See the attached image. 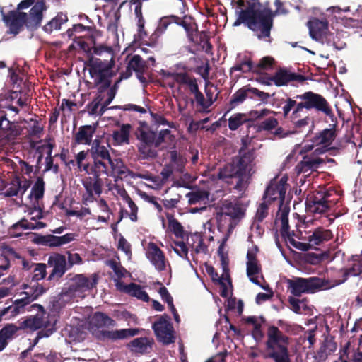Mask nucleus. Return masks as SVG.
<instances>
[{
	"label": "nucleus",
	"mask_w": 362,
	"mask_h": 362,
	"mask_svg": "<svg viewBox=\"0 0 362 362\" xmlns=\"http://www.w3.org/2000/svg\"><path fill=\"white\" fill-rule=\"evenodd\" d=\"M110 147L108 143L105 144L101 140L96 138L93 140L90 148L87 151H81L76 155L78 168L81 170V167L86 164L83 161L89 154L92 159V163H90V169H92L94 173L97 172L107 173V162L111 158L108 149Z\"/></svg>",
	"instance_id": "5"
},
{
	"label": "nucleus",
	"mask_w": 362,
	"mask_h": 362,
	"mask_svg": "<svg viewBox=\"0 0 362 362\" xmlns=\"http://www.w3.org/2000/svg\"><path fill=\"white\" fill-rule=\"evenodd\" d=\"M33 270L29 278L31 282H38L47 276L46 264L44 263L33 264Z\"/></svg>",
	"instance_id": "42"
},
{
	"label": "nucleus",
	"mask_w": 362,
	"mask_h": 362,
	"mask_svg": "<svg viewBox=\"0 0 362 362\" xmlns=\"http://www.w3.org/2000/svg\"><path fill=\"white\" fill-rule=\"evenodd\" d=\"M146 257L158 271L165 269V255L156 243H148Z\"/></svg>",
	"instance_id": "23"
},
{
	"label": "nucleus",
	"mask_w": 362,
	"mask_h": 362,
	"mask_svg": "<svg viewBox=\"0 0 362 362\" xmlns=\"http://www.w3.org/2000/svg\"><path fill=\"white\" fill-rule=\"evenodd\" d=\"M298 99H296L295 97L293 98L288 97L284 101V105L283 106V113L284 116L286 117L288 115L289 112L291 110H294L298 106V103L296 102Z\"/></svg>",
	"instance_id": "63"
},
{
	"label": "nucleus",
	"mask_w": 362,
	"mask_h": 362,
	"mask_svg": "<svg viewBox=\"0 0 362 362\" xmlns=\"http://www.w3.org/2000/svg\"><path fill=\"white\" fill-rule=\"evenodd\" d=\"M267 336L265 358H272L274 362H291L288 349L289 337L274 325L268 327Z\"/></svg>",
	"instance_id": "6"
},
{
	"label": "nucleus",
	"mask_w": 362,
	"mask_h": 362,
	"mask_svg": "<svg viewBox=\"0 0 362 362\" xmlns=\"http://www.w3.org/2000/svg\"><path fill=\"white\" fill-rule=\"evenodd\" d=\"M305 80V76L293 73L285 68H280L273 75V83L279 87L287 86L292 81L303 83Z\"/></svg>",
	"instance_id": "22"
},
{
	"label": "nucleus",
	"mask_w": 362,
	"mask_h": 362,
	"mask_svg": "<svg viewBox=\"0 0 362 362\" xmlns=\"http://www.w3.org/2000/svg\"><path fill=\"white\" fill-rule=\"evenodd\" d=\"M47 9L45 0H38L28 14L16 10L8 11L4 19V23L9 29L8 33L16 35L23 30L24 25L30 30H37L41 25L43 12Z\"/></svg>",
	"instance_id": "4"
},
{
	"label": "nucleus",
	"mask_w": 362,
	"mask_h": 362,
	"mask_svg": "<svg viewBox=\"0 0 362 362\" xmlns=\"http://www.w3.org/2000/svg\"><path fill=\"white\" fill-rule=\"evenodd\" d=\"M245 123H248V127H250L252 119H249L245 113H235L228 119V128L231 131H235Z\"/></svg>",
	"instance_id": "34"
},
{
	"label": "nucleus",
	"mask_w": 362,
	"mask_h": 362,
	"mask_svg": "<svg viewBox=\"0 0 362 362\" xmlns=\"http://www.w3.org/2000/svg\"><path fill=\"white\" fill-rule=\"evenodd\" d=\"M21 330L20 325L17 326L13 323L7 324L0 329L1 334L7 341L14 338L18 331Z\"/></svg>",
	"instance_id": "48"
},
{
	"label": "nucleus",
	"mask_w": 362,
	"mask_h": 362,
	"mask_svg": "<svg viewBox=\"0 0 362 362\" xmlns=\"http://www.w3.org/2000/svg\"><path fill=\"white\" fill-rule=\"evenodd\" d=\"M318 154H315L314 151L310 155H305L303 157V160L296 165V170L298 174L305 173L308 171H315L319 168L320 165L325 163V160L322 158L317 157Z\"/></svg>",
	"instance_id": "24"
},
{
	"label": "nucleus",
	"mask_w": 362,
	"mask_h": 362,
	"mask_svg": "<svg viewBox=\"0 0 362 362\" xmlns=\"http://www.w3.org/2000/svg\"><path fill=\"white\" fill-rule=\"evenodd\" d=\"M86 173L91 175V177H87L83 182V185L88 194L90 201L93 199V192L100 195L102 193V187L103 186V181L100 176L103 174L108 175V173L103 172H97L94 173L92 169H90V163H86V164L81 167V170Z\"/></svg>",
	"instance_id": "13"
},
{
	"label": "nucleus",
	"mask_w": 362,
	"mask_h": 362,
	"mask_svg": "<svg viewBox=\"0 0 362 362\" xmlns=\"http://www.w3.org/2000/svg\"><path fill=\"white\" fill-rule=\"evenodd\" d=\"M47 264L53 267L47 278L49 281H58L69 269L67 267L66 257L62 254L57 253L49 256Z\"/></svg>",
	"instance_id": "17"
},
{
	"label": "nucleus",
	"mask_w": 362,
	"mask_h": 362,
	"mask_svg": "<svg viewBox=\"0 0 362 362\" xmlns=\"http://www.w3.org/2000/svg\"><path fill=\"white\" fill-rule=\"evenodd\" d=\"M241 71L243 73L253 72L254 63L250 58L245 57L244 59L240 62H237L231 69L230 72Z\"/></svg>",
	"instance_id": "44"
},
{
	"label": "nucleus",
	"mask_w": 362,
	"mask_h": 362,
	"mask_svg": "<svg viewBox=\"0 0 362 362\" xmlns=\"http://www.w3.org/2000/svg\"><path fill=\"white\" fill-rule=\"evenodd\" d=\"M117 286L121 291L128 293L131 296L136 297L144 302H148L150 300L148 293L144 290V288L141 285L135 283L124 285L119 282Z\"/></svg>",
	"instance_id": "26"
},
{
	"label": "nucleus",
	"mask_w": 362,
	"mask_h": 362,
	"mask_svg": "<svg viewBox=\"0 0 362 362\" xmlns=\"http://www.w3.org/2000/svg\"><path fill=\"white\" fill-rule=\"evenodd\" d=\"M286 178L282 177L279 181L272 180L264 193L263 199L268 202L278 200L280 206L284 204L286 192Z\"/></svg>",
	"instance_id": "16"
},
{
	"label": "nucleus",
	"mask_w": 362,
	"mask_h": 362,
	"mask_svg": "<svg viewBox=\"0 0 362 362\" xmlns=\"http://www.w3.org/2000/svg\"><path fill=\"white\" fill-rule=\"evenodd\" d=\"M174 244L179 248H174V252L180 257L184 258L189 262L188 257V248L183 241H174Z\"/></svg>",
	"instance_id": "57"
},
{
	"label": "nucleus",
	"mask_w": 362,
	"mask_h": 362,
	"mask_svg": "<svg viewBox=\"0 0 362 362\" xmlns=\"http://www.w3.org/2000/svg\"><path fill=\"white\" fill-rule=\"evenodd\" d=\"M34 285L29 286L28 284H23L22 288L26 289L30 288L29 291L21 292V295H25L29 298L30 301L33 302L36 300L40 296L46 292V288L42 285L35 282Z\"/></svg>",
	"instance_id": "32"
},
{
	"label": "nucleus",
	"mask_w": 362,
	"mask_h": 362,
	"mask_svg": "<svg viewBox=\"0 0 362 362\" xmlns=\"http://www.w3.org/2000/svg\"><path fill=\"white\" fill-rule=\"evenodd\" d=\"M45 192V182L42 177H37L32 187L30 196H33L36 201L43 197Z\"/></svg>",
	"instance_id": "47"
},
{
	"label": "nucleus",
	"mask_w": 362,
	"mask_h": 362,
	"mask_svg": "<svg viewBox=\"0 0 362 362\" xmlns=\"http://www.w3.org/2000/svg\"><path fill=\"white\" fill-rule=\"evenodd\" d=\"M239 7H245L238 12L233 26L245 24L250 30L259 32V39L270 37L273 26V13L269 9H261L259 0H238Z\"/></svg>",
	"instance_id": "2"
},
{
	"label": "nucleus",
	"mask_w": 362,
	"mask_h": 362,
	"mask_svg": "<svg viewBox=\"0 0 362 362\" xmlns=\"http://www.w3.org/2000/svg\"><path fill=\"white\" fill-rule=\"evenodd\" d=\"M153 340L148 337L136 338L131 341L128 347L134 352L146 354L151 349Z\"/></svg>",
	"instance_id": "28"
},
{
	"label": "nucleus",
	"mask_w": 362,
	"mask_h": 362,
	"mask_svg": "<svg viewBox=\"0 0 362 362\" xmlns=\"http://www.w3.org/2000/svg\"><path fill=\"white\" fill-rule=\"evenodd\" d=\"M245 215V209L238 198L223 200L216 212L218 229L227 227L232 230Z\"/></svg>",
	"instance_id": "7"
},
{
	"label": "nucleus",
	"mask_w": 362,
	"mask_h": 362,
	"mask_svg": "<svg viewBox=\"0 0 362 362\" xmlns=\"http://www.w3.org/2000/svg\"><path fill=\"white\" fill-rule=\"evenodd\" d=\"M327 41V45H332L337 49H342L345 47L346 43L343 42H340L339 37L337 35H334V33H329L327 36V39L325 40Z\"/></svg>",
	"instance_id": "55"
},
{
	"label": "nucleus",
	"mask_w": 362,
	"mask_h": 362,
	"mask_svg": "<svg viewBox=\"0 0 362 362\" xmlns=\"http://www.w3.org/2000/svg\"><path fill=\"white\" fill-rule=\"evenodd\" d=\"M103 93L98 92L92 102L87 105L88 111L90 115H98V108L103 100V96L102 95Z\"/></svg>",
	"instance_id": "51"
},
{
	"label": "nucleus",
	"mask_w": 362,
	"mask_h": 362,
	"mask_svg": "<svg viewBox=\"0 0 362 362\" xmlns=\"http://www.w3.org/2000/svg\"><path fill=\"white\" fill-rule=\"evenodd\" d=\"M194 43L202 46L206 53H209L212 49V45L210 42V37L207 31L202 30L199 32L196 28L194 33Z\"/></svg>",
	"instance_id": "33"
},
{
	"label": "nucleus",
	"mask_w": 362,
	"mask_h": 362,
	"mask_svg": "<svg viewBox=\"0 0 362 362\" xmlns=\"http://www.w3.org/2000/svg\"><path fill=\"white\" fill-rule=\"evenodd\" d=\"M128 67L135 72L141 73L147 68L146 62L143 60L140 55H134L128 63Z\"/></svg>",
	"instance_id": "46"
},
{
	"label": "nucleus",
	"mask_w": 362,
	"mask_h": 362,
	"mask_svg": "<svg viewBox=\"0 0 362 362\" xmlns=\"http://www.w3.org/2000/svg\"><path fill=\"white\" fill-rule=\"evenodd\" d=\"M93 54L101 55L106 52L110 59L96 58L90 56L86 62V65L89 68V74L93 78L94 86L97 88L98 93H104L108 88L118 90L122 78H119L112 85V78L116 76L117 70H113L115 65V57L112 49L107 46L94 47Z\"/></svg>",
	"instance_id": "1"
},
{
	"label": "nucleus",
	"mask_w": 362,
	"mask_h": 362,
	"mask_svg": "<svg viewBox=\"0 0 362 362\" xmlns=\"http://www.w3.org/2000/svg\"><path fill=\"white\" fill-rule=\"evenodd\" d=\"M46 226V223L43 222H37L36 224L28 223L25 218H23L18 222L14 223L9 229V233L11 235L18 237L21 233L18 232V229L27 230V229H40L43 228Z\"/></svg>",
	"instance_id": "30"
},
{
	"label": "nucleus",
	"mask_w": 362,
	"mask_h": 362,
	"mask_svg": "<svg viewBox=\"0 0 362 362\" xmlns=\"http://www.w3.org/2000/svg\"><path fill=\"white\" fill-rule=\"evenodd\" d=\"M296 99H299L300 102L298 103L297 107L294 109L291 114V118L295 119L299 117L298 113L306 109L308 110H315L318 112H322L326 116L334 117V113L331 106L327 100L320 94L313 91H307L301 95H296Z\"/></svg>",
	"instance_id": "8"
},
{
	"label": "nucleus",
	"mask_w": 362,
	"mask_h": 362,
	"mask_svg": "<svg viewBox=\"0 0 362 362\" xmlns=\"http://www.w3.org/2000/svg\"><path fill=\"white\" fill-rule=\"evenodd\" d=\"M268 202L264 200L262 203H261L257 210L255 218L258 222H262L263 220L267 216L269 206Z\"/></svg>",
	"instance_id": "56"
},
{
	"label": "nucleus",
	"mask_w": 362,
	"mask_h": 362,
	"mask_svg": "<svg viewBox=\"0 0 362 362\" xmlns=\"http://www.w3.org/2000/svg\"><path fill=\"white\" fill-rule=\"evenodd\" d=\"M109 266L115 272V275L121 279L124 276L127 270L119 263H117L115 260L112 259L109 262Z\"/></svg>",
	"instance_id": "64"
},
{
	"label": "nucleus",
	"mask_w": 362,
	"mask_h": 362,
	"mask_svg": "<svg viewBox=\"0 0 362 362\" xmlns=\"http://www.w3.org/2000/svg\"><path fill=\"white\" fill-rule=\"evenodd\" d=\"M156 132L151 130H145L139 127L136 131V136L139 143L154 144L156 145Z\"/></svg>",
	"instance_id": "40"
},
{
	"label": "nucleus",
	"mask_w": 362,
	"mask_h": 362,
	"mask_svg": "<svg viewBox=\"0 0 362 362\" xmlns=\"http://www.w3.org/2000/svg\"><path fill=\"white\" fill-rule=\"evenodd\" d=\"M335 193L334 190L329 188L320 187L307 195L305 199V208L308 212L312 214H323L327 212L334 202L331 197Z\"/></svg>",
	"instance_id": "10"
},
{
	"label": "nucleus",
	"mask_w": 362,
	"mask_h": 362,
	"mask_svg": "<svg viewBox=\"0 0 362 362\" xmlns=\"http://www.w3.org/2000/svg\"><path fill=\"white\" fill-rule=\"evenodd\" d=\"M247 275L250 279V281L253 284L261 286L263 289H266L265 286L261 285L258 279L255 275L259 274L261 272V265L257 262H247Z\"/></svg>",
	"instance_id": "39"
},
{
	"label": "nucleus",
	"mask_w": 362,
	"mask_h": 362,
	"mask_svg": "<svg viewBox=\"0 0 362 362\" xmlns=\"http://www.w3.org/2000/svg\"><path fill=\"white\" fill-rule=\"evenodd\" d=\"M275 60L270 56L264 57L259 63L254 64V73L260 74L262 71H267L272 69Z\"/></svg>",
	"instance_id": "45"
},
{
	"label": "nucleus",
	"mask_w": 362,
	"mask_h": 362,
	"mask_svg": "<svg viewBox=\"0 0 362 362\" xmlns=\"http://www.w3.org/2000/svg\"><path fill=\"white\" fill-rule=\"evenodd\" d=\"M123 199L127 203L129 207L130 208L131 213L129 214V218L132 221H137V212L138 207L134 203V202L131 199V197L126 194L125 196L123 197Z\"/></svg>",
	"instance_id": "60"
},
{
	"label": "nucleus",
	"mask_w": 362,
	"mask_h": 362,
	"mask_svg": "<svg viewBox=\"0 0 362 362\" xmlns=\"http://www.w3.org/2000/svg\"><path fill=\"white\" fill-rule=\"evenodd\" d=\"M131 125L123 124L119 130L113 132L112 138L118 144H129Z\"/></svg>",
	"instance_id": "38"
},
{
	"label": "nucleus",
	"mask_w": 362,
	"mask_h": 362,
	"mask_svg": "<svg viewBox=\"0 0 362 362\" xmlns=\"http://www.w3.org/2000/svg\"><path fill=\"white\" fill-rule=\"evenodd\" d=\"M307 25L313 39L322 42L327 39L329 33L328 32V21L325 18L320 20L313 18L307 23Z\"/></svg>",
	"instance_id": "20"
},
{
	"label": "nucleus",
	"mask_w": 362,
	"mask_h": 362,
	"mask_svg": "<svg viewBox=\"0 0 362 362\" xmlns=\"http://www.w3.org/2000/svg\"><path fill=\"white\" fill-rule=\"evenodd\" d=\"M33 308H37L38 310L41 312V314H37L32 315L19 323L20 328L22 330L29 329L30 331H35L43 328L42 329H49L52 327L50 321L45 319V315H46L44 307L40 304H34L32 305Z\"/></svg>",
	"instance_id": "14"
},
{
	"label": "nucleus",
	"mask_w": 362,
	"mask_h": 362,
	"mask_svg": "<svg viewBox=\"0 0 362 362\" xmlns=\"http://www.w3.org/2000/svg\"><path fill=\"white\" fill-rule=\"evenodd\" d=\"M139 332V330L136 328L122 329L115 331L102 329L95 332V336L97 339L100 341H116L118 339H124L130 337H134L138 334Z\"/></svg>",
	"instance_id": "19"
},
{
	"label": "nucleus",
	"mask_w": 362,
	"mask_h": 362,
	"mask_svg": "<svg viewBox=\"0 0 362 362\" xmlns=\"http://www.w3.org/2000/svg\"><path fill=\"white\" fill-rule=\"evenodd\" d=\"M280 219L281 222L280 233L282 238H286V235H288V233H290L288 224V211H283L281 214Z\"/></svg>",
	"instance_id": "54"
},
{
	"label": "nucleus",
	"mask_w": 362,
	"mask_h": 362,
	"mask_svg": "<svg viewBox=\"0 0 362 362\" xmlns=\"http://www.w3.org/2000/svg\"><path fill=\"white\" fill-rule=\"evenodd\" d=\"M255 96L258 97L262 102H267L271 95L268 93L251 87L250 85L244 86L235 91L232 95L228 105V108L224 114V116L238 105L243 103L247 98L253 99Z\"/></svg>",
	"instance_id": "11"
},
{
	"label": "nucleus",
	"mask_w": 362,
	"mask_h": 362,
	"mask_svg": "<svg viewBox=\"0 0 362 362\" xmlns=\"http://www.w3.org/2000/svg\"><path fill=\"white\" fill-rule=\"evenodd\" d=\"M66 13L59 12L52 20L47 22L42 28L43 30L47 33H51L53 30H60L62 25L68 21Z\"/></svg>",
	"instance_id": "31"
},
{
	"label": "nucleus",
	"mask_w": 362,
	"mask_h": 362,
	"mask_svg": "<svg viewBox=\"0 0 362 362\" xmlns=\"http://www.w3.org/2000/svg\"><path fill=\"white\" fill-rule=\"evenodd\" d=\"M255 150L249 149L246 153H238L231 163L226 164L219 169L218 177L226 180L229 178H236L234 189L238 192L243 191L247 186V180L252 175L255 165Z\"/></svg>",
	"instance_id": "3"
},
{
	"label": "nucleus",
	"mask_w": 362,
	"mask_h": 362,
	"mask_svg": "<svg viewBox=\"0 0 362 362\" xmlns=\"http://www.w3.org/2000/svg\"><path fill=\"white\" fill-rule=\"evenodd\" d=\"M20 296H22L21 298L15 300L12 305L4 308L0 310V322L3 320L4 317L6 315H8V316L5 319H10L24 313L25 307L32 303L27 296L21 294Z\"/></svg>",
	"instance_id": "21"
},
{
	"label": "nucleus",
	"mask_w": 362,
	"mask_h": 362,
	"mask_svg": "<svg viewBox=\"0 0 362 362\" xmlns=\"http://www.w3.org/2000/svg\"><path fill=\"white\" fill-rule=\"evenodd\" d=\"M16 129L13 123L10 122L4 112H0V130L4 134L11 135Z\"/></svg>",
	"instance_id": "49"
},
{
	"label": "nucleus",
	"mask_w": 362,
	"mask_h": 362,
	"mask_svg": "<svg viewBox=\"0 0 362 362\" xmlns=\"http://www.w3.org/2000/svg\"><path fill=\"white\" fill-rule=\"evenodd\" d=\"M58 236L53 235H40L37 238L35 242L38 244L49 246V247H58L59 242Z\"/></svg>",
	"instance_id": "50"
},
{
	"label": "nucleus",
	"mask_w": 362,
	"mask_h": 362,
	"mask_svg": "<svg viewBox=\"0 0 362 362\" xmlns=\"http://www.w3.org/2000/svg\"><path fill=\"white\" fill-rule=\"evenodd\" d=\"M288 291L296 297L303 293H315L316 292L330 289L331 285L323 278L312 276L308 278L296 277L288 279Z\"/></svg>",
	"instance_id": "9"
},
{
	"label": "nucleus",
	"mask_w": 362,
	"mask_h": 362,
	"mask_svg": "<svg viewBox=\"0 0 362 362\" xmlns=\"http://www.w3.org/2000/svg\"><path fill=\"white\" fill-rule=\"evenodd\" d=\"M173 22L178 25L182 26L187 33V37L191 42L194 41V33L196 29L194 28V25L196 23L192 22L193 18L187 15L184 16L181 19L177 16L171 15Z\"/></svg>",
	"instance_id": "29"
},
{
	"label": "nucleus",
	"mask_w": 362,
	"mask_h": 362,
	"mask_svg": "<svg viewBox=\"0 0 362 362\" xmlns=\"http://www.w3.org/2000/svg\"><path fill=\"white\" fill-rule=\"evenodd\" d=\"M110 165L113 174L117 175L119 177L127 175V168L120 158L112 159L111 158L110 160L107 162V165Z\"/></svg>",
	"instance_id": "41"
},
{
	"label": "nucleus",
	"mask_w": 362,
	"mask_h": 362,
	"mask_svg": "<svg viewBox=\"0 0 362 362\" xmlns=\"http://www.w3.org/2000/svg\"><path fill=\"white\" fill-rule=\"evenodd\" d=\"M278 120L275 117H269L262 121L259 125V130L270 131L278 126Z\"/></svg>",
	"instance_id": "61"
},
{
	"label": "nucleus",
	"mask_w": 362,
	"mask_h": 362,
	"mask_svg": "<svg viewBox=\"0 0 362 362\" xmlns=\"http://www.w3.org/2000/svg\"><path fill=\"white\" fill-rule=\"evenodd\" d=\"M98 281V275L95 273L90 277L84 274H76L71 279L70 289L74 292H84L95 288Z\"/></svg>",
	"instance_id": "18"
},
{
	"label": "nucleus",
	"mask_w": 362,
	"mask_h": 362,
	"mask_svg": "<svg viewBox=\"0 0 362 362\" xmlns=\"http://www.w3.org/2000/svg\"><path fill=\"white\" fill-rule=\"evenodd\" d=\"M96 131V124L83 125L73 136V143L76 144L91 145L93 137Z\"/></svg>",
	"instance_id": "25"
},
{
	"label": "nucleus",
	"mask_w": 362,
	"mask_h": 362,
	"mask_svg": "<svg viewBox=\"0 0 362 362\" xmlns=\"http://www.w3.org/2000/svg\"><path fill=\"white\" fill-rule=\"evenodd\" d=\"M55 325L52 324L51 328L47 329H41L37 334L36 337L33 339L32 344L29 346V350H33L35 346L37 345L39 340L44 337H49L51 336L56 330L54 327Z\"/></svg>",
	"instance_id": "53"
},
{
	"label": "nucleus",
	"mask_w": 362,
	"mask_h": 362,
	"mask_svg": "<svg viewBox=\"0 0 362 362\" xmlns=\"http://www.w3.org/2000/svg\"><path fill=\"white\" fill-rule=\"evenodd\" d=\"M186 196L188 197L189 204L192 205L202 202L205 203L209 199V192L204 190H197L187 193Z\"/></svg>",
	"instance_id": "43"
},
{
	"label": "nucleus",
	"mask_w": 362,
	"mask_h": 362,
	"mask_svg": "<svg viewBox=\"0 0 362 362\" xmlns=\"http://www.w3.org/2000/svg\"><path fill=\"white\" fill-rule=\"evenodd\" d=\"M223 264V273L221 276H219L218 273L215 271L213 267H208L206 268V271L208 274L211 276V279L214 282H216L218 284L219 279L226 280L230 286H232L231 279L229 274V269L228 267V264L222 259Z\"/></svg>",
	"instance_id": "37"
},
{
	"label": "nucleus",
	"mask_w": 362,
	"mask_h": 362,
	"mask_svg": "<svg viewBox=\"0 0 362 362\" xmlns=\"http://www.w3.org/2000/svg\"><path fill=\"white\" fill-rule=\"evenodd\" d=\"M93 324L98 328L115 327L116 322L102 312H96L92 318Z\"/></svg>",
	"instance_id": "35"
},
{
	"label": "nucleus",
	"mask_w": 362,
	"mask_h": 362,
	"mask_svg": "<svg viewBox=\"0 0 362 362\" xmlns=\"http://www.w3.org/2000/svg\"><path fill=\"white\" fill-rule=\"evenodd\" d=\"M333 237L332 232L329 229L322 227H318L314 230L312 235L308 238V242L311 246L320 245L325 242L330 240Z\"/></svg>",
	"instance_id": "27"
},
{
	"label": "nucleus",
	"mask_w": 362,
	"mask_h": 362,
	"mask_svg": "<svg viewBox=\"0 0 362 362\" xmlns=\"http://www.w3.org/2000/svg\"><path fill=\"white\" fill-rule=\"evenodd\" d=\"M169 228L177 238H184L185 231L183 226L177 219L172 218L169 220Z\"/></svg>",
	"instance_id": "52"
},
{
	"label": "nucleus",
	"mask_w": 362,
	"mask_h": 362,
	"mask_svg": "<svg viewBox=\"0 0 362 362\" xmlns=\"http://www.w3.org/2000/svg\"><path fill=\"white\" fill-rule=\"evenodd\" d=\"M216 90V87L210 82H206L205 84V93L206 95L207 106L209 107L216 100V97L213 98L214 91Z\"/></svg>",
	"instance_id": "59"
},
{
	"label": "nucleus",
	"mask_w": 362,
	"mask_h": 362,
	"mask_svg": "<svg viewBox=\"0 0 362 362\" xmlns=\"http://www.w3.org/2000/svg\"><path fill=\"white\" fill-rule=\"evenodd\" d=\"M138 151L143 159L156 158L158 151L154 144L139 143L137 145Z\"/></svg>",
	"instance_id": "36"
},
{
	"label": "nucleus",
	"mask_w": 362,
	"mask_h": 362,
	"mask_svg": "<svg viewBox=\"0 0 362 362\" xmlns=\"http://www.w3.org/2000/svg\"><path fill=\"white\" fill-rule=\"evenodd\" d=\"M331 127L325 129L316 134L312 139L311 142L316 146H322L314 150L315 154H322L328 151L329 146L337 136L336 124H330Z\"/></svg>",
	"instance_id": "15"
},
{
	"label": "nucleus",
	"mask_w": 362,
	"mask_h": 362,
	"mask_svg": "<svg viewBox=\"0 0 362 362\" xmlns=\"http://www.w3.org/2000/svg\"><path fill=\"white\" fill-rule=\"evenodd\" d=\"M158 340L164 344L175 341L174 329L168 315H163L152 326Z\"/></svg>",
	"instance_id": "12"
},
{
	"label": "nucleus",
	"mask_w": 362,
	"mask_h": 362,
	"mask_svg": "<svg viewBox=\"0 0 362 362\" xmlns=\"http://www.w3.org/2000/svg\"><path fill=\"white\" fill-rule=\"evenodd\" d=\"M110 109L122 110L124 111H136L141 114L146 112V110L144 107L131 103L126 104L124 105L112 106Z\"/></svg>",
	"instance_id": "58"
},
{
	"label": "nucleus",
	"mask_w": 362,
	"mask_h": 362,
	"mask_svg": "<svg viewBox=\"0 0 362 362\" xmlns=\"http://www.w3.org/2000/svg\"><path fill=\"white\" fill-rule=\"evenodd\" d=\"M173 23L174 22L173 18H171V16L162 17L160 19L158 25L156 28V33L159 35L163 33L166 30L168 27Z\"/></svg>",
	"instance_id": "62"
}]
</instances>
